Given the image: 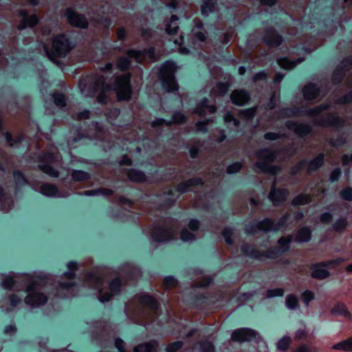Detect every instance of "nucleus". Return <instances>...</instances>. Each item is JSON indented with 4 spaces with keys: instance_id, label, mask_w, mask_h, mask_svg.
Here are the masks:
<instances>
[{
    "instance_id": "35",
    "label": "nucleus",
    "mask_w": 352,
    "mask_h": 352,
    "mask_svg": "<svg viewBox=\"0 0 352 352\" xmlns=\"http://www.w3.org/2000/svg\"><path fill=\"white\" fill-rule=\"evenodd\" d=\"M291 344V338L289 336H285L280 338L276 342V347L279 351H285L288 349L289 346Z\"/></svg>"
},
{
    "instance_id": "54",
    "label": "nucleus",
    "mask_w": 352,
    "mask_h": 352,
    "mask_svg": "<svg viewBox=\"0 0 352 352\" xmlns=\"http://www.w3.org/2000/svg\"><path fill=\"white\" fill-rule=\"evenodd\" d=\"M223 236L224 237L225 239V241L226 242L229 244V245H231L232 244L233 241L231 239L232 234H233V230L230 228H225L223 231Z\"/></svg>"
},
{
    "instance_id": "57",
    "label": "nucleus",
    "mask_w": 352,
    "mask_h": 352,
    "mask_svg": "<svg viewBox=\"0 0 352 352\" xmlns=\"http://www.w3.org/2000/svg\"><path fill=\"white\" fill-rule=\"evenodd\" d=\"M209 122V120L197 122L196 123V131L197 132L206 133L207 131V126Z\"/></svg>"
},
{
    "instance_id": "48",
    "label": "nucleus",
    "mask_w": 352,
    "mask_h": 352,
    "mask_svg": "<svg viewBox=\"0 0 352 352\" xmlns=\"http://www.w3.org/2000/svg\"><path fill=\"white\" fill-rule=\"evenodd\" d=\"M5 137H6V142L8 144V145L10 147H12L14 146H17V145L19 143H21V142L22 140V139L20 138H12L11 135L9 133H6L5 134Z\"/></svg>"
},
{
    "instance_id": "23",
    "label": "nucleus",
    "mask_w": 352,
    "mask_h": 352,
    "mask_svg": "<svg viewBox=\"0 0 352 352\" xmlns=\"http://www.w3.org/2000/svg\"><path fill=\"white\" fill-rule=\"evenodd\" d=\"M41 192L47 197H56L58 195V189L53 184H45L41 186Z\"/></svg>"
},
{
    "instance_id": "9",
    "label": "nucleus",
    "mask_w": 352,
    "mask_h": 352,
    "mask_svg": "<svg viewBox=\"0 0 352 352\" xmlns=\"http://www.w3.org/2000/svg\"><path fill=\"white\" fill-rule=\"evenodd\" d=\"M310 271V276L314 279L324 280L330 276V272L323 262L311 265Z\"/></svg>"
},
{
    "instance_id": "3",
    "label": "nucleus",
    "mask_w": 352,
    "mask_h": 352,
    "mask_svg": "<svg viewBox=\"0 0 352 352\" xmlns=\"http://www.w3.org/2000/svg\"><path fill=\"white\" fill-rule=\"evenodd\" d=\"M256 155L259 161L254 164L255 172L272 174L276 173L278 168L270 164L276 157L273 151L269 148H262L256 152Z\"/></svg>"
},
{
    "instance_id": "63",
    "label": "nucleus",
    "mask_w": 352,
    "mask_h": 352,
    "mask_svg": "<svg viewBox=\"0 0 352 352\" xmlns=\"http://www.w3.org/2000/svg\"><path fill=\"white\" fill-rule=\"evenodd\" d=\"M288 217L289 214H285L279 219V221L276 223H274V230L276 231L282 228L285 226L286 221H287Z\"/></svg>"
},
{
    "instance_id": "64",
    "label": "nucleus",
    "mask_w": 352,
    "mask_h": 352,
    "mask_svg": "<svg viewBox=\"0 0 352 352\" xmlns=\"http://www.w3.org/2000/svg\"><path fill=\"white\" fill-rule=\"evenodd\" d=\"M129 65V60L128 58L123 57V58H120L118 60V66L120 69H122V70L126 69L128 68Z\"/></svg>"
},
{
    "instance_id": "51",
    "label": "nucleus",
    "mask_w": 352,
    "mask_h": 352,
    "mask_svg": "<svg viewBox=\"0 0 352 352\" xmlns=\"http://www.w3.org/2000/svg\"><path fill=\"white\" fill-rule=\"evenodd\" d=\"M344 71L342 70L340 67H339V65L338 66V67L334 70L333 73V76H332V79H333V81L335 82V83H338L341 81L342 80V76H343V72Z\"/></svg>"
},
{
    "instance_id": "60",
    "label": "nucleus",
    "mask_w": 352,
    "mask_h": 352,
    "mask_svg": "<svg viewBox=\"0 0 352 352\" xmlns=\"http://www.w3.org/2000/svg\"><path fill=\"white\" fill-rule=\"evenodd\" d=\"M259 230L257 222H254L248 224L245 228V232L248 234H254Z\"/></svg>"
},
{
    "instance_id": "42",
    "label": "nucleus",
    "mask_w": 352,
    "mask_h": 352,
    "mask_svg": "<svg viewBox=\"0 0 352 352\" xmlns=\"http://www.w3.org/2000/svg\"><path fill=\"white\" fill-rule=\"evenodd\" d=\"M52 96L54 98V103L56 106L59 107H64L66 106V99L63 94H54Z\"/></svg>"
},
{
    "instance_id": "21",
    "label": "nucleus",
    "mask_w": 352,
    "mask_h": 352,
    "mask_svg": "<svg viewBox=\"0 0 352 352\" xmlns=\"http://www.w3.org/2000/svg\"><path fill=\"white\" fill-rule=\"evenodd\" d=\"M311 237V231L308 227H303L296 234V240L298 243H307Z\"/></svg>"
},
{
    "instance_id": "29",
    "label": "nucleus",
    "mask_w": 352,
    "mask_h": 352,
    "mask_svg": "<svg viewBox=\"0 0 352 352\" xmlns=\"http://www.w3.org/2000/svg\"><path fill=\"white\" fill-rule=\"evenodd\" d=\"M71 176L76 182H83L90 179V175L83 170H72Z\"/></svg>"
},
{
    "instance_id": "62",
    "label": "nucleus",
    "mask_w": 352,
    "mask_h": 352,
    "mask_svg": "<svg viewBox=\"0 0 352 352\" xmlns=\"http://www.w3.org/2000/svg\"><path fill=\"white\" fill-rule=\"evenodd\" d=\"M352 65V58H347L346 59H344L339 65V67L343 70H347L349 69Z\"/></svg>"
},
{
    "instance_id": "59",
    "label": "nucleus",
    "mask_w": 352,
    "mask_h": 352,
    "mask_svg": "<svg viewBox=\"0 0 352 352\" xmlns=\"http://www.w3.org/2000/svg\"><path fill=\"white\" fill-rule=\"evenodd\" d=\"M320 219L322 223L329 224L333 220V214L331 212H325L321 214Z\"/></svg>"
},
{
    "instance_id": "14",
    "label": "nucleus",
    "mask_w": 352,
    "mask_h": 352,
    "mask_svg": "<svg viewBox=\"0 0 352 352\" xmlns=\"http://www.w3.org/2000/svg\"><path fill=\"white\" fill-rule=\"evenodd\" d=\"M292 236L288 235L287 236L281 237L278 239V243L280 245L278 249L270 250V254L272 255V258L275 257L278 253H283L289 248V243L292 241Z\"/></svg>"
},
{
    "instance_id": "45",
    "label": "nucleus",
    "mask_w": 352,
    "mask_h": 352,
    "mask_svg": "<svg viewBox=\"0 0 352 352\" xmlns=\"http://www.w3.org/2000/svg\"><path fill=\"white\" fill-rule=\"evenodd\" d=\"M14 179L16 186H20L25 184L27 180L23 174L20 171H15L13 173Z\"/></svg>"
},
{
    "instance_id": "7",
    "label": "nucleus",
    "mask_w": 352,
    "mask_h": 352,
    "mask_svg": "<svg viewBox=\"0 0 352 352\" xmlns=\"http://www.w3.org/2000/svg\"><path fill=\"white\" fill-rule=\"evenodd\" d=\"M258 336V333L252 329L242 328L235 330L232 333L231 339L235 342H243L250 341Z\"/></svg>"
},
{
    "instance_id": "53",
    "label": "nucleus",
    "mask_w": 352,
    "mask_h": 352,
    "mask_svg": "<svg viewBox=\"0 0 352 352\" xmlns=\"http://www.w3.org/2000/svg\"><path fill=\"white\" fill-rule=\"evenodd\" d=\"M192 36H193V39H195L199 42L204 41L205 38H206L205 34L204 32H201L199 28L193 29Z\"/></svg>"
},
{
    "instance_id": "13",
    "label": "nucleus",
    "mask_w": 352,
    "mask_h": 352,
    "mask_svg": "<svg viewBox=\"0 0 352 352\" xmlns=\"http://www.w3.org/2000/svg\"><path fill=\"white\" fill-rule=\"evenodd\" d=\"M286 126L300 136H304L311 131V127L309 125L292 121L287 122Z\"/></svg>"
},
{
    "instance_id": "20",
    "label": "nucleus",
    "mask_w": 352,
    "mask_h": 352,
    "mask_svg": "<svg viewBox=\"0 0 352 352\" xmlns=\"http://www.w3.org/2000/svg\"><path fill=\"white\" fill-rule=\"evenodd\" d=\"M302 92L305 98L309 100L317 98L319 95V89L316 85L311 83L306 85Z\"/></svg>"
},
{
    "instance_id": "33",
    "label": "nucleus",
    "mask_w": 352,
    "mask_h": 352,
    "mask_svg": "<svg viewBox=\"0 0 352 352\" xmlns=\"http://www.w3.org/2000/svg\"><path fill=\"white\" fill-rule=\"evenodd\" d=\"M216 0H205L201 6V13L207 16L214 10Z\"/></svg>"
},
{
    "instance_id": "38",
    "label": "nucleus",
    "mask_w": 352,
    "mask_h": 352,
    "mask_svg": "<svg viewBox=\"0 0 352 352\" xmlns=\"http://www.w3.org/2000/svg\"><path fill=\"white\" fill-rule=\"evenodd\" d=\"M140 300L146 305H149L154 309L157 308V302L151 296L147 294L143 295L140 298Z\"/></svg>"
},
{
    "instance_id": "32",
    "label": "nucleus",
    "mask_w": 352,
    "mask_h": 352,
    "mask_svg": "<svg viewBox=\"0 0 352 352\" xmlns=\"http://www.w3.org/2000/svg\"><path fill=\"white\" fill-rule=\"evenodd\" d=\"M332 349L344 351H352V339H348L337 343L332 346Z\"/></svg>"
},
{
    "instance_id": "15",
    "label": "nucleus",
    "mask_w": 352,
    "mask_h": 352,
    "mask_svg": "<svg viewBox=\"0 0 352 352\" xmlns=\"http://www.w3.org/2000/svg\"><path fill=\"white\" fill-rule=\"evenodd\" d=\"M264 41L267 45L273 47H276L283 42L282 37L277 34L274 28H270L267 30Z\"/></svg>"
},
{
    "instance_id": "25",
    "label": "nucleus",
    "mask_w": 352,
    "mask_h": 352,
    "mask_svg": "<svg viewBox=\"0 0 352 352\" xmlns=\"http://www.w3.org/2000/svg\"><path fill=\"white\" fill-rule=\"evenodd\" d=\"M342 122V120L336 115H328L327 118L318 122L319 124L321 125H331V126H338Z\"/></svg>"
},
{
    "instance_id": "27",
    "label": "nucleus",
    "mask_w": 352,
    "mask_h": 352,
    "mask_svg": "<svg viewBox=\"0 0 352 352\" xmlns=\"http://www.w3.org/2000/svg\"><path fill=\"white\" fill-rule=\"evenodd\" d=\"M38 23V18L36 15H32L29 17L23 18L21 23L19 25L18 29L22 30L27 27H33Z\"/></svg>"
},
{
    "instance_id": "11",
    "label": "nucleus",
    "mask_w": 352,
    "mask_h": 352,
    "mask_svg": "<svg viewBox=\"0 0 352 352\" xmlns=\"http://www.w3.org/2000/svg\"><path fill=\"white\" fill-rule=\"evenodd\" d=\"M174 232L170 229H156L153 234L152 239L157 243H165L174 239Z\"/></svg>"
},
{
    "instance_id": "44",
    "label": "nucleus",
    "mask_w": 352,
    "mask_h": 352,
    "mask_svg": "<svg viewBox=\"0 0 352 352\" xmlns=\"http://www.w3.org/2000/svg\"><path fill=\"white\" fill-rule=\"evenodd\" d=\"M40 168L43 173L49 175L51 177L56 178L59 176L58 170H55L50 165H41L40 166Z\"/></svg>"
},
{
    "instance_id": "5",
    "label": "nucleus",
    "mask_w": 352,
    "mask_h": 352,
    "mask_svg": "<svg viewBox=\"0 0 352 352\" xmlns=\"http://www.w3.org/2000/svg\"><path fill=\"white\" fill-rule=\"evenodd\" d=\"M164 67L168 71L164 72L162 74V87L167 92L174 91L177 89V85L173 74L175 69V63L167 61Z\"/></svg>"
},
{
    "instance_id": "8",
    "label": "nucleus",
    "mask_w": 352,
    "mask_h": 352,
    "mask_svg": "<svg viewBox=\"0 0 352 352\" xmlns=\"http://www.w3.org/2000/svg\"><path fill=\"white\" fill-rule=\"evenodd\" d=\"M65 15L68 22L73 26L80 28H86L88 25V21L85 16L77 13L71 8L66 10Z\"/></svg>"
},
{
    "instance_id": "22",
    "label": "nucleus",
    "mask_w": 352,
    "mask_h": 352,
    "mask_svg": "<svg viewBox=\"0 0 352 352\" xmlns=\"http://www.w3.org/2000/svg\"><path fill=\"white\" fill-rule=\"evenodd\" d=\"M178 17L176 15H172L170 21L166 25V31L168 34H175L178 30Z\"/></svg>"
},
{
    "instance_id": "34",
    "label": "nucleus",
    "mask_w": 352,
    "mask_h": 352,
    "mask_svg": "<svg viewBox=\"0 0 352 352\" xmlns=\"http://www.w3.org/2000/svg\"><path fill=\"white\" fill-rule=\"evenodd\" d=\"M285 305L290 310H295L299 308V302L296 296L290 294L285 297Z\"/></svg>"
},
{
    "instance_id": "12",
    "label": "nucleus",
    "mask_w": 352,
    "mask_h": 352,
    "mask_svg": "<svg viewBox=\"0 0 352 352\" xmlns=\"http://www.w3.org/2000/svg\"><path fill=\"white\" fill-rule=\"evenodd\" d=\"M241 251L245 256H250L254 258H260L262 256L267 258H272V255L270 254V252H260L255 250L252 245L249 244H243L241 248Z\"/></svg>"
},
{
    "instance_id": "31",
    "label": "nucleus",
    "mask_w": 352,
    "mask_h": 352,
    "mask_svg": "<svg viewBox=\"0 0 352 352\" xmlns=\"http://www.w3.org/2000/svg\"><path fill=\"white\" fill-rule=\"evenodd\" d=\"M17 282L14 274H8L6 276L1 282V286L6 289H13L15 283Z\"/></svg>"
},
{
    "instance_id": "19",
    "label": "nucleus",
    "mask_w": 352,
    "mask_h": 352,
    "mask_svg": "<svg viewBox=\"0 0 352 352\" xmlns=\"http://www.w3.org/2000/svg\"><path fill=\"white\" fill-rule=\"evenodd\" d=\"M324 163V155L320 154L318 157L309 162H303L301 165L305 166L306 170L309 173L314 172L319 168Z\"/></svg>"
},
{
    "instance_id": "49",
    "label": "nucleus",
    "mask_w": 352,
    "mask_h": 352,
    "mask_svg": "<svg viewBox=\"0 0 352 352\" xmlns=\"http://www.w3.org/2000/svg\"><path fill=\"white\" fill-rule=\"evenodd\" d=\"M301 298L307 307L309 306V302L314 299L315 295L312 292L306 290L302 294Z\"/></svg>"
},
{
    "instance_id": "26",
    "label": "nucleus",
    "mask_w": 352,
    "mask_h": 352,
    "mask_svg": "<svg viewBox=\"0 0 352 352\" xmlns=\"http://www.w3.org/2000/svg\"><path fill=\"white\" fill-rule=\"evenodd\" d=\"M128 177L130 180L135 182H142L146 180L145 174L138 170L131 169L128 172Z\"/></svg>"
},
{
    "instance_id": "41",
    "label": "nucleus",
    "mask_w": 352,
    "mask_h": 352,
    "mask_svg": "<svg viewBox=\"0 0 352 352\" xmlns=\"http://www.w3.org/2000/svg\"><path fill=\"white\" fill-rule=\"evenodd\" d=\"M256 109V107H254L252 108L241 110L240 111V116L241 118L244 119L251 120L254 117Z\"/></svg>"
},
{
    "instance_id": "58",
    "label": "nucleus",
    "mask_w": 352,
    "mask_h": 352,
    "mask_svg": "<svg viewBox=\"0 0 352 352\" xmlns=\"http://www.w3.org/2000/svg\"><path fill=\"white\" fill-rule=\"evenodd\" d=\"M344 261L342 258H338L335 260H329L327 261L323 262L326 267L328 268H335L336 266L339 265Z\"/></svg>"
},
{
    "instance_id": "24",
    "label": "nucleus",
    "mask_w": 352,
    "mask_h": 352,
    "mask_svg": "<svg viewBox=\"0 0 352 352\" xmlns=\"http://www.w3.org/2000/svg\"><path fill=\"white\" fill-rule=\"evenodd\" d=\"M348 224L346 218L341 217L332 224V230L336 232H342L346 229Z\"/></svg>"
},
{
    "instance_id": "6",
    "label": "nucleus",
    "mask_w": 352,
    "mask_h": 352,
    "mask_svg": "<svg viewBox=\"0 0 352 352\" xmlns=\"http://www.w3.org/2000/svg\"><path fill=\"white\" fill-rule=\"evenodd\" d=\"M130 76L123 75L116 78V91L120 100H126L131 98V90L129 85Z\"/></svg>"
},
{
    "instance_id": "39",
    "label": "nucleus",
    "mask_w": 352,
    "mask_h": 352,
    "mask_svg": "<svg viewBox=\"0 0 352 352\" xmlns=\"http://www.w3.org/2000/svg\"><path fill=\"white\" fill-rule=\"evenodd\" d=\"M310 197L307 195H300L294 197L292 200V205H305L310 202Z\"/></svg>"
},
{
    "instance_id": "37",
    "label": "nucleus",
    "mask_w": 352,
    "mask_h": 352,
    "mask_svg": "<svg viewBox=\"0 0 352 352\" xmlns=\"http://www.w3.org/2000/svg\"><path fill=\"white\" fill-rule=\"evenodd\" d=\"M180 239L184 242H191L196 239L195 233L189 231L188 228H184L180 233Z\"/></svg>"
},
{
    "instance_id": "46",
    "label": "nucleus",
    "mask_w": 352,
    "mask_h": 352,
    "mask_svg": "<svg viewBox=\"0 0 352 352\" xmlns=\"http://www.w3.org/2000/svg\"><path fill=\"white\" fill-rule=\"evenodd\" d=\"M201 352H215V348L212 342L204 341L200 343Z\"/></svg>"
},
{
    "instance_id": "28",
    "label": "nucleus",
    "mask_w": 352,
    "mask_h": 352,
    "mask_svg": "<svg viewBox=\"0 0 352 352\" xmlns=\"http://www.w3.org/2000/svg\"><path fill=\"white\" fill-rule=\"evenodd\" d=\"M303 58H300L295 61L289 60L287 58H281L278 60L280 67L287 69H291L295 67L298 64L303 61Z\"/></svg>"
},
{
    "instance_id": "2",
    "label": "nucleus",
    "mask_w": 352,
    "mask_h": 352,
    "mask_svg": "<svg viewBox=\"0 0 352 352\" xmlns=\"http://www.w3.org/2000/svg\"><path fill=\"white\" fill-rule=\"evenodd\" d=\"M42 280L39 278H34L27 286L25 292L29 293L25 298V303L32 308L44 305L47 301V296L41 292L43 287Z\"/></svg>"
},
{
    "instance_id": "36",
    "label": "nucleus",
    "mask_w": 352,
    "mask_h": 352,
    "mask_svg": "<svg viewBox=\"0 0 352 352\" xmlns=\"http://www.w3.org/2000/svg\"><path fill=\"white\" fill-rule=\"evenodd\" d=\"M259 230L261 231H275L274 223L270 219H265L262 221L257 222Z\"/></svg>"
},
{
    "instance_id": "4",
    "label": "nucleus",
    "mask_w": 352,
    "mask_h": 352,
    "mask_svg": "<svg viewBox=\"0 0 352 352\" xmlns=\"http://www.w3.org/2000/svg\"><path fill=\"white\" fill-rule=\"evenodd\" d=\"M52 49L54 50L52 53H50L47 50H45V53L50 60L58 64V61L56 60V55L60 56H65L72 49V46L69 39L65 35H60L54 38Z\"/></svg>"
},
{
    "instance_id": "50",
    "label": "nucleus",
    "mask_w": 352,
    "mask_h": 352,
    "mask_svg": "<svg viewBox=\"0 0 352 352\" xmlns=\"http://www.w3.org/2000/svg\"><path fill=\"white\" fill-rule=\"evenodd\" d=\"M183 346V342L182 341H177L171 343L166 348V352H176L179 349H180Z\"/></svg>"
},
{
    "instance_id": "30",
    "label": "nucleus",
    "mask_w": 352,
    "mask_h": 352,
    "mask_svg": "<svg viewBox=\"0 0 352 352\" xmlns=\"http://www.w3.org/2000/svg\"><path fill=\"white\" fill-rule=\"evenodd\" d=\"M184 120H185V117L184 116V115L182 114L181 113L177 112V113H175L173 116V121L166 122V120H164L163 119H159V120H155L153 122V126H155L157 124H162V123H165L166 125L170 124L171 122L182 123L184 121Z\"/></svg>"
},
{
    "instance_id": "56",
    "label": "nucleus",
    "mask_w": 352,
    "mask_h": 352,
    "mask_svg": "<svg viewBox=\"0 0 352 352\" xmlns=\"http://www.w3.org/2000/svg\"><path fill=\"white\" fill-rule=\"evenodd\" d=\"M242 167V165L240 162H235L232 165H230L227 168V173L228 174H234L239 172Z\"/></svg>"
},
{
    "instance_id": "52",
    "label": "nucleus",
    "mask_w": 352,
    "mask_h": 352,
    "mask_svg": "<svg viewBox=\"0 0 352 352\" xmlns=\"http://www.w3.org/2000/svg\"><path fill=\"white\" fill-rule=\"evenodd\" d=\"M110 290L113 294H117L120 289V281L119 279H114L109 285Z\"/></svg>"
},
{
    "instance_id": "43",
    "label": "nucleus",
    "mask_w": 352,
    "mask_h": 352,
    "mask_svg": "<svg viewBox=\"0 0 352 352\" xmlns=\"http://www.w3.org/2000/svg\"><path fill=\"white\" fill-rule=\"evenodd\" d=\"M229 87L227 83L219 82L216 85L214 94L219 96H224L228 91Z\"/></svg>"
},
{
    "instance_id": "16",
    "label": "nucleus",
    "mask_w": 352,
    "mask_h": 352,
    "mask_svg": "<svg viewBox=\"0 0 352 352\" xmlns=\"http://www.w3.org/2000/svg\"><path fill=\"white\" fill-rule=\"evenodd\" d=\"M287 194L288 192L285 190H275L272 188V191L268 195V197L274 205L278 206L285 201Z\"/></svg>"
},
{
    "instance_id": "10",
    "label": "nucleus",
    "mask_w": 352,
    "mask_h": 352,
    "mask_svg": "<svg viewBox=\"0 0 352 352\" xmlns=\"http://www.w3.org/2000/svg\"><path fill=\"white\" fill-rule=\"evenodd\" d=\"M230 97L232 102L237 106H244L250 100L249 92L245 89L234 90Z\"/></svg>"
},
{
    "instance_id": "17",
    "label": "nucleus",
    "mask_w": 352,
    "mask_h": 352,
    "mask_svg": "<svg viewBox=\"0 0 352 352\" xmlns=\"http://www.w3.org/2000/svg\"><path fill=\"white\" fill-rule=\"evenodd\" d=\"M158 346L156 340H151L135 346L133 348V352H155Z\"/></svg>"
},
{
    "instance_id": "18",
    "label": "nucleus",
    "mask_w": 352,
    "mask_h": 352,
    "mask_svg": "<svg viewBox=\"0 0 352 352\" xmlns=\"http://www.w3.org/2000/svg\"><path fill=\"white\" fill-rule=\"evenodd\" d=\"M201 184V179L199 177H195L180 183L179 184H178L177 189L181 193H185L188 190H189L191 187Z\"/></svg>"
},
{
    "instance_id": "40",
    "label": "nucleus",
    "mask_w": 352,
    "mask_h": 352,
    "mask_svg": "<svg viewBox=\"0 0 352 352\" xmlns=\"http://www.w3.org/2000/svg\"><path fill=\"white\" fill-rule=\"evenodd\" d=\"M330 313L333 316H347L349 315L348 311L346 310L344 305H337L330 311Z\"/></svg>"
},
{
    "instance_id": "55",
    "label": "nucleus",
    "mask_w": 352,
    "mask_h": 352,
    "mask_svg": "<svg viewBox=\"0 0 352 352\" xmlns=\"http://www.w3.org/2000/svg\"><path fill=\"white\" fill-rule=\"evenodd\" d=\"M340 197L342 199L346 200V201H351L352 200V188H346L344 190H342L340 193Z\"/></svg>"
},
{
    "instance_id": "1",
    "label": "nucleus",
    "mask_w": 352,
    "mask_h": 352,
    "mask_svg": "<svg viewBox=\"0 0 352 352\" xmlns=\"http://www.w3.org/2000/svg\"><path fill=\"white\" fill-rule=\"evenodd\" d=\"M79 88L85 97L96 96L98 102H104V94L110 89V85L105 82L103 76L98 78L87 77L79 81Z\"/></svg>"
},
{
    "instance_id": "61",
    "label": "nucleus",
    "mask_w": 352,
    "mask_h": 352,
    "mask_svg": "<svg viewBox=\"0 0 352 352\" xmlns=\"http://www.w3.org/2000/svg\"><path fill=\"white\" fill-rule=\"evenodd\" d=\"M199 226H200L199 221L195 219H190L188 223V228L194 233H195L197 231H198V230L199 228Z\"/></svg>"
},
{
    "instance_id": "47",
    "label": "nucleus",
    "mask_w": 352,
    "mask_h": 352,
    "mask_svg": "<svg viewBox=\"0 0 352 352\" xmlns=\"http://www.w3.org/2000/svg\"><path fill=\"white\" fill-rule=\"evenodd\" d=\"M284 294V290L281 288L268 289L266 292L265 298H270L275 296H282Z\"/></svg>"
}]
</instances>
